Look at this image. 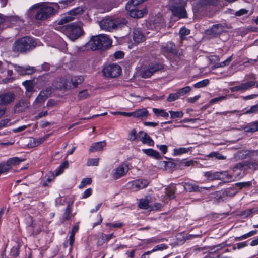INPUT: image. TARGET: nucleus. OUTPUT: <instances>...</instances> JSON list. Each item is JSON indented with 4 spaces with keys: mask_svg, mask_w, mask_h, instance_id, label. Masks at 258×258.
I'll return each instance as SVG.
<instances>
[{
    "mask_svg": "<svg viewBox=\"0 0 258 258\" xmlns=\"http://www.w3.org/2000/svg\"><path fill=\"white\" fill-rule=\"evenodd\" d=\"M34 9L37 12L35 14V18L38 20L44 21L52 16L55 12V9L48 3H39L32 6L27 11L26 15L30 16L31 12Z\"/></svg>",
    "mask_w": 258,
    "mask_h": 258,
    "instance_id": "nucleus-1",
    "label": "nucleus"
},
{
    "mask_svg": "<svg viewBox=\"0 0 258 258\" xmlns=\"http://www.w3.org/2000/svg\"><path fill=\"white\" fill-rule=\"evenodd\" d=\"M112 41L105 34L93 36L84 46L85 50L106 49L111 46Z\"/></svg>",
    "mask_w": 258,
    "mask_h": 258,
    "instance_id": "nucleus-2",
    "label": "nucleus"
},
{
    "mask_svg": "<svg viewBox=\"0 0 258 258\" xmlns=\"http://www.w3.org/2000/svg\"><path fill=\"white\" fill-rule=\"evenodd\" d=\"M127 24V21L121 17H106L99 22L101 29L111 32L114 30L121 29Z\"/></svg>",
    "mask_w": 258,
    "mask_h": 258,
    "instance_id": "nucleus-3",
    "label": "nucleus"
},
{
    "mask_svg": "<svg viewBox=\"0 0 258 258\" xmlns=\"http://www.w3.org/2000/svg\"><path fill=\"white\" fill-rule=\"evenodd\" d=\"M186 5V0H170L168 7L174 16L179 18H184L187 17L185 9Z\"/></svg>",
    "mask_w": 258,
    "mask_h": 258,
    "instance_id": "nucleus-4",
    "label": "nucleus"
},
{
    "mask_svg": "<svg viewBox=\"0 0 258 258\" xmlns=\"http://www.w3.org/2000/svg\"><path fill=\"white\" fill-rule=\"evenodd\" d=\"M36 43L32 38L25 37L14 43L13 50L16 52H23L34 47Z\"/></svg>",
    "mask_w": 258,
    "mask_h": 258,
    "instance_id": "nucleus-5",
    "label": "nucleus"
},
{
    "mask_svg": "<svg viewBox=\"0 0 258 258\" xmlns=\"http://www.w3.org/2000/svg\"><path fill=\"white\" fill-rule=\"evenodd\" d=\"M13 64L7 61H0V73L3 75L6 78L3 79V82L5 83L12 82L14 78L12 77L13 74Z\"/></svg>",
    "mask_w": 258,
    "mask_h": 258,
    "instance_id": "nucleus-6",
    "label": "nucleus"
},
{
    "mask_svg": "<svg viewBox=\"0 0 258 258\" xmlns=\"http://www.w3.org/2000/svg\"><path fill=\"white\" fill-rule=\"evenodd\" d=\"M64 32L68 35V37L72 41L78 39L81 35V27L80 23H72L66 26V28H62Z\"/></svg>",
    "mask_w": 258,
    "mask_h": 258,
    "instance_id": "nucleus-7",
    "label": "nucleus"
},
{
    "mask_svg": "<svg viewBox=\"0 0 258 258\" xmlns=\"http://www.w3.org/2000/svg\"><path fill=\"white\" fill-rule=\"evenodd\" d=\"M128 171V166L125 164L122 163L112 170L110 176L114 180L118 179L125 176Z\"/></svg>",
    "mask_w": 258,
    "mask_h": 258,
    "instance_id": "nucleus-8",
    "label": "nucleus"
},
{
    "mask_svg": "<svg viewBox=\"0 0 258 258\" xmlns=\"http://www.w3.org/2000/svg\"><path fill=\"white\" fill-rule=\"evenodd\" d=\"M51 94V89L50 88H48L42 90L33 102L34 108L37 109L40 107Z\"/></svg>",
    "mask_w": 258,
    "mask_h": 258,
    "instance_id": "nucleus-9",
    "label": "nucleus"
},
{
    "mask_svg": "<svg viewBox=\"0 0 258 258\" xmlns=\"http://www.w3.org/2000/svg\"><path fill=\"white\" fill-rule=\"evenodd\" d=\"M104 75L107 77H116L121 72L120 66L117 64H111L105 67L103 70Z\"/></svg>",
    "mask_w": 258,
    "mask_h": 258,
    "instance_id": "nucleus-10",
    "label": "nucleus"
},
{
    "mask_svg": "<svg viewBox=\"0 0 258 258\" xmlns=\"http://www.w3.org/2000/svg\"><path fill=\"white\" fill-rule=\"evenodd\" d=\"M149 184L148 180L138 179L130 181L126 184V188L133 191H137L146 187Z\"/></svg>",
    "mask_w": 258,
    "mask_h": 258,
    "instance_id": "nucleus-11",
    "label": "nucleus"
},
{
    "mask_svg": "<svg viewBox=\"0 0 258 258\" xmlns=\"http://www.w3.org/2000/svg\"><path fill=\"white\" fill-rule=\"evenodd\" d=\"M80 14L81 9L79 8H75L68 12L64 17L60 20L58 22V24L62 25L74 20L75 18H79Z\"/></svg>",
    "mask_w": 258,
    "mask_h": 258,
    "instance_id": "nucleus-12",
    "label": "nucleus"
},
{
    "mask_svg": "<svg viewBox=\"0 0 258 258\" xmlns=\"http://www.w3.org/2000/svg\"><path fill=\"white\" fill-rule=\"evenodd\" d=\"M255 84L256 82L254 80L244 82L239 85L231 87L230 90L232 92L236 91L245 92L246 90L252 88L255 85Z\"/></svg>",
    "mask_w": 258,
    "mask_h": 258,
    "instance_id": "nucleus-13",
    "label": "nucleus"
},
{
    "mask_svg": "<svg viewBox=\"0 0 258 258\" xmlns=\"http://www.w3.org/2000/svg\"><path fill=\"white\" fill-rule=\"evenodd\" d=\"M71 84H72L73 87H76L78 83L77 82H71L69 79L60 78L55 82V87L58 89H66L71 87Z\"/></svg>",
    "mask_w": 258,
    "mask_h": 258,
    "instance_id": "nucleus-14",
    "label": "nucleus"
},
{
    "mask_svg": "<svg viewBox=\"0 0 258 258\" xmlns=\"http://www.w3.org/2000/svg\"><path fill=\"white\" fill-rule=\"evenodd\" d=\"M126 9L128 11V14L131 17L134 18H140L147 13L146 8L139 10L137 9L136 7H130V8H126Z\"/></svg>",
    "mask_w": 258,
    "mask_h": 258,
    "instance_id": "nucleus-15",
    "label": "nucleus"
},
{
    "mask_svg": "<svg viewBox=\"0 0 258 258\" xmlns=\"http://www.w3.org/2000/svg\"><path fill=\"white\" fill-rule=\"evenodd\" d=\"M13 67L15 68V71L20 75H30L33 74L35 71L34 67L29 66L21 67L16 64H13Z\"/></svg>",
    "mask_w": 258,
    "mask_h": 258,
    "instance_id": "nucleus-16",
    "label": "nucleus"
},
{
    "mask_svg": "<svg viewBox=\"0 0 258 258\" xmlns=\"http://www.w3.org/2000/svg\"><path fill=\"white\" fill-rule=\"evenodd\" d=\"M245 170H246V168L244 163L237 164L233 168V176L234 178H241L243 176Z\"/></svg>",
    "mask_w": 258,
    "mask_h": 258,
    "instance_id": "nucleus-17",
    "label": "nucleus"
},
{
    "mask_svg": "<svg viewBox=\"0 0 258 258\" xmlns=\"http://www.w3.org/2000/svg\"><path fill=\"white\" fill-rule=\"evenodd\" d=\"M23 161L24 159L17 157H14L9 159L6 163H2V164L8 171L11 168L12 166L18 165Z\"/></svg>",
    "mask_w": 258,
    "mask_h": 258,
    "instance_id": "nucleus-18",
    "label": "nucleus"
},
{
    "mask_svg": "<svg viewBox=\"0 0 258 258\" xmlns=\"http://www.w3.org/2000/svg\"><path fill=\"white\" fill-rule=\"evenodd\" d=\"M131 113L132 116L142 120L146 119L148 115V111L144 108L137 109L134 112H131Z\"/></svg>",
    "mask_w": 258,
    "mask_h": 258,
    "instance_id": "nucleus-19",
    "label": "nucleus"
},
{
    "mask_svg": "<svg viewBox=\"0 0 258 258\" xmlns=\"http://www.w3.org/2000/svg\"><path fill=\"white\" fill-rule=\"evenodd\" d=\"M162 68V66L159 64H155L150 67L149 68L144 70L142 73V76L144 78H149L153 75L156 71Z\"/></svg>",
    "mask_w": 258,
    "mask_h": 258,
    "instance_id": "nucleus-20",
    "label": "nucleus"
},
{
    "mask_svg": "<svg viewBox=\"0 0 258 258\" xmlns=\"http://www.w3.org/2000/svg\"><path fill=\"white\" fill-rule=\"evenodd\" d=\"M14 99V94L12 93H6L0 95V106L4 107L12 102Z\"/></svg>",
    "mask_w": 258,
    "mask_h": 258,
    "instance_id": "nucleus-21",
    "label": "nucleus"
},
{
    "mask_svg": "<svg viewBox=\"0 0 258 258\" xmlns=\"http://www.w3.org/2000/svg\"><path fill=\"white\" fill-rule=\"evenodd\" d=\"M133 38L135 43H141L145 40V37L141 30L139 28L135 29L133 33Z\"/></svg>",
    "mask_w": 258,
    "mask_h": 258,
    "instance_id": "nucleus-22",
    "label": "nucleus"
},
{
    "mask_svg": "<svg viewBox=\"0 0 258 258\" xmlns=\"http://www.w3.org/2000/svg\"><path fill=\"white\" fill-rule=\"evenodd\" d=\"M184 189L187 191H201L202 189H208L209 187H200L195 184L191 183H185L184 184Z\"/></svg>",
    "mask_w": 258,
    "mask_h": 258,
    "instance_id": "nucleus-23",
    "label": "nucleus"
},
{
    "mask_svg": "<svg viewBox=\"0 0 258 258\" xmlns=\"http://www.w3.org/2000/svg\"><path fill=\"white\" fill-rule=\"evenodd\" d=\"M161 50L163 53H172L175 52V45L171 42L164 44L161 46Z\"/></svg>",
    "mask_w": 258,
    "mask_h": 258,
    "instance_id": "nucleus-24",
    "label": "nucleus"
},
{
    "mask_svg": "<svg viewBox=\"0 0 258 258\" xmlns=\"http://www.w3.org/2000/svg\"><path fill=\"white\" fill-rule=\"evenodd\" d=\"M106 145L105 141H100L92 144L89 150L91 152L99 151L103 150V148Z\"/></svg>",
    "mask_w": 258,
    "mask_h": 258,
    "instance_id": "nucleus-25",
    "label": "nucleus"
},
{
    "mask_svg": "<svg viewBox=\"0 0 258 258\" xmlns=\"http://www.w3.org/2000/svg\"><path fill=\"white\" fill-rule=\"evenodd\" d=\"M223 29V28L221 25H215L210 30L207 31V33L208 34L218 35L222 33Z\"/></svg>",
    "mask_w": 258,
    "mask_h": 258,
    "instance_id": "nucleus-26",
    "label": "nucleus"
},
{
    "mask_svg": "<svg viewBox=\"0 0 258 258\" xmlns=\"http://www.w3.org/2000/svg\"><path fill=\"white\" fill-rule=\"evenodd\" d=\"M141 141L144 144H146L149 146H153L154 141L151 137L146 133L140 132Z\"/></svg>",
    "mask_w": 258,
    "mask_h": 258,
    "instance_id": "nucleus-27",
    "label": "nucleus"
},
{
    "mask_svg": "<svg viewBox=\"0 0 258 258\" xmlns=\"http://www.w3.org/2000/svg\"><path fill=\"white\" fill-rule=\"evenodd\" d=\"M191 147H180L179 148H175L173 151V155L175 156L181 155L190 151L191 150Z\"/></svg>",
    "mask_w": 258,
    "mask_h": 258,
    "instance_id": "nucleus-28",
    "label": "nucleus"
},
{
    "mask_svg": "<svg viewBox=\"0 0 258 258\" xmlns=\"http://www.w3.org/2000/svg\"><path fill=\"white\" fill-rule=\"evenodd\" d=\"M244 129L246 132H254L258 131V121L248 124L244 127Z\"/></svg>",
    "mask_w": 258,
    "mask_h": 258,
    "instance_id": "nucleus-29",
    "label": "nucleus"
},
{
    "mask_svg": "<svg viewBox=\"0 0 258 258\" xmlns=\"http://www.w3.org/2000/svg\"><path fill=\"white\" fill-rule=\"evenodd\" d=\"M142 151L146 155L158 159L161 158V155L158 152L152 149H142Z\"/></svg>",
    "mask_w": 258,
    "mask_h": 258,
    "instance_id": "nucleus-30",
    "label": "nucleus"
},
{
    "mask_svg": "<svg viewBox=\"0 0 258 258\" xmlns=\"http://www.w3.org/2000/svg\"><path fill=\"white\" fill-rule=\"evenodd\" d=\"M220 174V172L208 171L204 173L205 176L210 180L219 179Z\"/></svg>",
    "mask_w": 258,
    "mask_h": 258,
    "instance_id": "nucleus-31",
    "label": "nucleus"
},
{
    "mask_svg": "<svg viewBox=\"0 0 258 258\" xmlns=\"http://www.w3.org/2000/svg\"><path fill=\"white\" fill-rule=\"evenodd\" d=\"M113 237V234H110L109 235H106L102 233L101 234L100 237H99L98 243L99 244H102L105 242H106L110 240Z\"/></svg>",
    "mask_w": 258,
    "mask_h": 258,
    "instance_id": "nucleus-32",
    "label": "nucleus"
},
{
    "mask_svg": "<svg viewBox=\"0 0 258 258\" xmlns=\"http://www.w3.org/2000/svg\"><path fill=\"white\" fill-rule=\"evenodd\" d=\"M220 176L219 180H222L225 181H230L233 179V175H230L227 171L220 172Z\"/></svg>",
    "mask_w": 258,
    "mask_h": 258,
    "instance_id": "nucleus-33",
    "label": "nucleus"
},
{
    "mask_svg": "<svg viewBox=\"0 0 258 258\" xmlns=\"http://www.w3.org/2000/svg\"><path fill=\"white\" fill-rule=\"evenodd\" d=\"M79 228V224H77L76 225L74 226L73 227L72 233L69 237V243L70 245V249H71V247L74 243V234L75 233L78 231Z\"/></svg>",
    "mask_w": 258,
    "mask_h": 258,
    "instance_id": "nucleus-34",
    "label": "nucleus"
},
{
    "mask_svg": "<svg viewBox=\"0 0 258 258\" xmlns=\"http://www.w3.org/2000/svg\"><path fill=\"white\" fill-rule=\"evenodd\" d=\"M69 163L68 161L63 162L55 171V175L59 176L63 173L64 170L68 167Z\"/></svg>",
    "mask_w": 258,
    "mask_h": 258,
    "instance_id": "nucleus-35",
    "label": "nucleus"
},
{
    "mask_svg": "<svg viewBox=\"0 0 258 258\" xmlns=\"http://www.w3.org/2000/svg\"><path fill=\"white\" fill-rule=\"evenodd\" d=\"M153 112L157 116H161L164 118H167L169 116L168 113L166 112L164 109L153 108Z\"/></svg>",
    "mask_w": 258,
    "mask_h": 258,
    "instance_id": "nucleus-36",
    "label": "nucleus"
},
{
    "mask_svg": "<svg viewBox=\"0 0 258 258\" xmlns=\"http://www.w3.org/2000/svg\"><path fill=\"white\" fill-rule=\"evenodd\" d=\"M23 85L25 87L26 92H31L33 91L34 89V86L33 84V82L30 80H27L24 81L23 83Z\"/></svg>",
    "mask_w": 258,
    "mask_h": 258,
    "instance_id": "nucleus-37",
    "label": "nucleus"
},
{
    "mask_svg": "<svg viewBox=\"0 0 258 258\" xmlns=\"http://www.w3.org/2000/svg\"><path fill=\"white\" fill-rule=\"evenodd\" d=\"M47 137H40L38 138H33L31 140V145L33 147L37 146L41 144Z\"/></svg>",
    "mask_w": 258,
    "mask_h": 258,
    "instance_id": "nucleus-38",
    "label": "nucleus"
},
{
    "mask_svg": "<svg viewBox=\"0 0 258 258\" xmlns=\"http://www.w3.org/2000/svg\"><path fill=\"white\" fill-rule=\"evenodd\" d=\"M208 157L215 158L218 160H224L226 157L218 152H212L207 156Z\"/></svg>",
    "mask_w": 258,
    "mask_h": 258,
    "instance_id": "nucleus-39",
    "label": "nucleus"
},
{
    "mask_svg": "<svg viewBox=\"0 0 258 258\" xmlns=\"http://www.w3.org/2000/svg\"><path fill=\"white\" fill-rule=\"evenodd\" d=\"M209 83V80L206 79L195 83L194 86L196 88H200L206 86Z\"/></svg>",
    "mask_w": 258,
    "mask_h": 258,
    "instance_id": "nucleus-40",
    "label": "nucleus"
},
{
    "mask_svg": "<svg viewBox=\"0 0 258 258\" xmlns=\"http://www.w3.org/2000/svg\"><path fill=\"white\" fill-rule=\"evenodd\" d=\"M169 112L170 114V117L172 119L182 118L184 115V113L182 111H169Z\"/></svg>",
    "mask_w": 258,
    "mask_h": 258,
    "instance_id": "nucleus-41",
    "label": "nucleus"
},
{
    "mask_svg": "<svg viewBox=\"0 0 258 258\" xmlns=\"http://www.w3.org/2000/svg\"><path fill=\"white\" fill-rule=\"evenodd\" d=\"M256 234V231H251L247 233H246L245 234H243L240 237H238L236 238L237 240H241L243 239H245L246 238H248V237H250Z\"/></svg>",
    "mask_w": 258,
    "mask_h": 258,
    "instance_id": "nucleus-42",
    "label": "nucleus"
},
{
    "mask_svg": "<svg viewBox=\"0 0 258 258\" xmlns=\"http://www.w3.org/2000/svg\"><path fill=\"white\" fill-rule=\"evenodd\" d=\"M245 164V167L247 169H250L252 170H257L258 169V163L251 161L246 163H244Z\"/></svg>",
    "mask_w": 258,
    "mask_h": 258,
    "instance_id": "nucleus-43",
    "label": "nucleus"
},
{
    "mask_svg": "<svg viewBox=\"0 0 258 258\" xmlns=\"http://www.w3.org/2000/svg\"><path fill=\"white\" fill-rule=\"evenodd\" d=\"M258 113V103L252 106L249 109L247 110L244 114H256Z\"/></svg>",
    "mask_w": 258,
    "mask_h": 258,
    "instance_id": "nucleus-44",
    "label": "nucleus"
},
{
    "mask_svg": "<svg viewBox=\"0 0 258 258\" xmlns=\"http://www.w3.org/2000/svg\"><path fill=\"white\" fill-rule=\"evenodd\" d=\"M191 91V87L190 86H186L180 89L177 91L180 97L183 96Z\"/></svg>",
    "mask_w": 258,
    "mask_h": 258,
    "instance_id": "nucleus-45",
    "label": "nucleus"
},
{
    "mask_svg": "<svg viewBox=\"0 0 258 258\" xmlns=\"http://www.w3.org/2000/svg\"><path fill=\"white\" fill-rule=\"evenodd\" d=\"M99 158H89L87 160V165L90 166H97L99 163Z\"/></svg>",
    "mask_w": 258,
    "mask_h": 258,
    "instance_id": "nucleus-46",
    "label": "nucleus"
},
{
    "mask_svg": "<svg viewBox=\"0 0 258 258\" xmlns=\"http://www.w3.org/2000/svg\"><path fill=\"white\" fill-rule=\"evenodd\" d=\"M180 96L178 93V92L174 93H171L168 96L167 100L169 102H172L175 100H177L178 98H179Z\"/></svg>",
    "mask_w": 258,
    "mask_h": 258,
    "instance_id": "nucleus-47",
    "label": "nucleus"
},
{
    "mask_svg": "<svg viewBox=\"0 0 258 258\" xmlns=\"http://www.w3.org/2000/svg\"><path fill=\"white\" fill-rule=\"evenodd\" d=\"M149 202L147 199H141L139 204V207L141 209H148Z\"/></svg>",
    "mask_w": 258,
    "mask_h": 258,
    "instance_id": "nucleus-48",
    "label": "nucleus"
},
{
    "mask_svg": "<svg viewBox=\"0 0 258 258\" xmlns=\"http://www.w3.org/2000/svg\"><path fill=\"white\" fill-rule=\"evenodd\" d=\"M20 20V17L16 15L6 16V18L5 19V21L10 22L12 23L15 22H17Z\"/></svg>",
    "mask_w": 258,
    "mask_h": 258,
    "instance_id": "nucleus-49",
    "label": "nucleus"
},
{
    "mask_svg": "<svg viewBox=\"0 0 258 258\" xmlns=\"http://www.w3.org/2000/svg\"><path fill=\"white\" fill-rule=\"evenodd\" d=\"M137 138V132L135 129H133L128 134V140L131 141H133L135 140Z\"/></svg>",
    "mask_w": 258,
    "mask_h": 258,
    "instance_id": "nucleus-50",
    "label": "nucleus"
},
{
    "mask_svg": "<svg viewBox=\"0 0 258 258\" xmlns=\"http://www.w3.org/2000/svg\"><path fill=\"white\" fill-rule=\"evenodd\" d=\"M190 33V30L189 29H186L185 28H182L180 29L179 33L180 35V38L181 39H183L184 37L188 35Z\"/></svg>",
    "mask_w": 258,
    "mask_h": 258,
    "instance_id": "nucleus-51",
    "label": "nucleus"
},
{
    "mask_svg": "<svg viewBox=\"0 0 258 258\" xmlns=\"http://www.w3.org/2000/svg\"><path fill=\"white\" fill-rule=\"evenodd\" d=\"M167 248V246L164 244H161L155 246L152 249V251H162Z\"/></svg>",
    "mask_w": 258,
    "mask_h": 258,
    "instance_id": "nucleus-52",
    "label": "nucleus"
},
{
    "mask_svg": "<svg viewBox=\"0 0 258 258\" xmlns=\"http://www.w3.org/2000/svg\"><path fill=\"white\" fill-rule=\"evenodd\" d=\"M232 56H229L225 60L220 62L219 65L218 66V67H224L225 66H228L230 63V62L232 61Z\"/></svg>",
    "mask_w": 258,
    "mask_h": 258,
    "instance_id": "nucleus-53",
    "label": "nucleus"
},
{
    "mask_svg": "<svg viewBox=\"0 0 258 258\" xmlns=\"http://www.w3.org/2000/svg\"><path fill=\"white\" fill-rule=\"evenodd\" d=\"M54 177H55L54 175L52 173H50L49 174L47 175V178L46 179V181L45 182H43V185L44 186H47V182L48 183L51 182L53 180Z\"/></svg>",
    "mask_w": 258,
    "mask_h": 258,
    "instance_id": "nucleus-54",
    "label": "nucleus"
},
{
    "mask_svg": "<svg viewBox=\"0 0 258 258\" xmlns=\"http://www.w3.org/2000/svg\"><path fill=\"white\" fill-rule=\"evenodd\" d=\"M106 225L107 226H109L110 227L118 228H120L123 225V224L121 222L106 223Z\"/></svg>",
    "mask_w": 258,
    "mask_h": 258,
    "instance_id": "nucleus-55",
    "label": "nucleus"
},
{
    "mask_svg": "<svg viewBox=\"0 0 258 258\" xmlns=\"http://www.w3.org/2000/svg\"><path fill=\"white\" fill-rule=\"evenodd\" d=\"M111 113L113 115H123L127 117H131L132 116V113L131 112H120V111H117V112H112Z\"/></svg>",
    "mask_w": 258,
    "mask_h": 258,
    "instance_id": "nucleus-56",
    "label": "nucleus"
},
{
    "mask_svg": "<svg viewBox=\"0 0 258 258\" xmlns=\"http://www.w3.org/2000/svg\"><path fill=\"white\" fill-rule=\"evenodd\" d=\"M11 123L8 119H3L0 121V128L10 125Z\"/></svg>",
    "mask_w": 258,
    "mask_h": 258,
    "instance_id": "nucleus-57",
    "label": "nucleus"
},
{
    "mask_svg": "<svg viewBox=\"0 0 258 258\" xmlns=\"http://www.w3.org/2000/svg\"><path fill=\"white\" fill-rule=\"evenodd\" d=\"M70 209L71 206L70 205H68L63 215V218L66 220H69L71 217V216L70 215Z\"/></svg>",
    "mask_w": 258,
    "mask_h": 258,
    "instance_id": "nucleus-58",
    "label": "nucleus"
},
{
    "mask_svg": "<svg viewBox=\"0 0 258 258\" xmlns=\"http://www.w3.org/2000/svg\"><path fill=\"white\" fill-rule=\"evenodd\" d=\"M74 0H61L59 3L61 5L62 7H67L70 6Z\"/></svg>",
    "mask_w": 258,
    "mask_h": 258,
    "instance_id": "nucleus-59",
    "label": "nucleus"
},
{
    "mask_svg": "<svg viewBox=\"0 0 258 258\" xmlns=\"http://www.w3.org/2000/svg\"><path fill=\"white\" fill-rule=\"evenodd\" d=\"M166 193L169 199H173L174 197V191L173 188L167 189Z\"/></svg>",
    "mask_w": 258,
    "mask_h": 258,
    "instance_id": "nucleus-60",
    "label": "nucleus"
},
{
    "mask_svg": "<svg viewBox=\"0 0 258 258\" xmlns=\"http://www.w3.org/2000/svg\"><path fill=\"white\" fill-rule=\"evenodd\" d=\"M92 192V190L91 188H87L84 191L82 197L85 199L87 198L91 195Z\"/></svg>",
    "mask_w": 258,
    "mask_h": 258,
    "instance_id": "nucleus-61",
    "label": "nucleus"
},
{
    "mask_svg": "<svg viewBox=\"0 0 258 258\" xmlns=\"http://www.w3.org/2000/svg\"><path fill=\"white\" fill-rule=\"evenodd\" d=\"M92 179L90 178H84L82 180V187L85 186L87 185L91 184Z\"/></svg>",
    "mask_w": 258,
    "mask_h": 258,
    "instance_id": "nucleus-62",
    "label": "nucleus"
},
{
    "mask_svg": "<svg viewBox=\"0 0 258 258\" xmlns=\"http://www.w3.org/2000/svg\"><path fill=\"white\" fill-rule=\"evenodd\" d=\"M91 91L86 90H82V99L87 98L90 94Z\"/></svg>",
    "mask_w": 258,
    "mask_h": 258,
    "instance_id": "nucleus-63",
    "label": "nucleus"
},
{
    "mask_svg": "<svg viewBox=\"0 0 258 258\" xmlns=\"http://www.w3.org/2000/svg\"><path fill=\"white\" fill-rule=\"evenodd\" d=\"M157 148L163 154H165L167 150V146L165 145H157Z\"/></svg>",
    "mask_w": 258,
    "mask_h": 258,
    "instance_id": "nucleus-64",
    "label": "nucleus"
}]
</instances>
